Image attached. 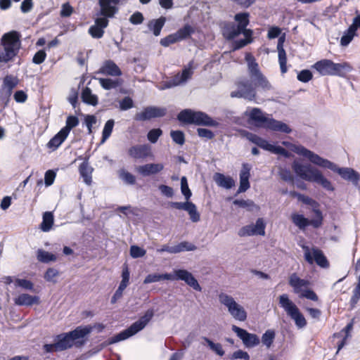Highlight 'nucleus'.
<instances>
[{"instance_id": "nucleus-1", "label": "nucleus", "mask_w": 360, "mask_h": 360, "mask_svg": "<svg viewBox=\"0 0 360 360\" xmlns=\"http://www.w3.org/2000/svg\"><path fill=\"white\" fill-rule=\"evenodd\" d=\"M245 60L248 63L250 80L244 79L237 83V89L231 92L232 98H243L254 101L257 96V89L264 91H270L272 86L266 77L262 73L258 63L251 53H247Z\"/></svg>"}, {"instance_id": "nucleus-2", "label": "nucleus", "mask_w": 360, "mask_h": 360, "mask_svg": "<svg viewBox=\"0 0 360 360\" xmlns=\"http://www.w3.org/2000/svg\"><path fill=\"white\" fill-rule=\"evenodd\" d=\"M235 22H225L222 27V34L227 40H233L240 34L245 38L235 40L233 43V50H238L252 42L253 32L247 27L250 23V14L248 12L236 13L234 15Z\"/></svg>"}, {"instance_id": "nucleus-3", "label": "nucleus", "mask_w": 360, "mask_h": 360, "mask_svg": "<svg viewBox=\"0 0 360 360\" xmlns=\"http://www.w3.org/2000/svg\"><path fill=\"white\" fill-rule=\"evenodd\" d=\"M295 152L297 155L307 158L315 165L337 172L343 179L350 181L355 187L360 188V174L354 169L350 167H338L335 163L321 158L302 146H297Z\"/></svg>"}, {"instance_id": "nucleus-4", "label": "nucleus", "mask_w": 360, "mask_h": 360, "mask_svg": "<svg viewBox=\"0 0 360 360\" xmlns=\"http://www.w3.org/2000/svg\"><path fill=\"white\" fill-rule=\"evenodd\" d=\"M21 34L12 30L4 33L0 39V63H7L14 60L22 46Z\"/></svg>"}, {"instance_id": "nucleus-5", "label": "nucleus", "mask_w": 360, "mask_h": 360, "mask_svg": "<svg viewBox=\"0 0 360 360\" xmlns=\"http://www.w3.org/2000/svg\"><path fill=\"white\" fill-rule=\"evenodd\" d=\"M292 168L297 176L302 179L319 184L326 191H334L332 183L323 175L321 171L311 165H302L297 161H294Z\"/></svg>"}, {"instance_id": "nucleus-6", "label": "nucleus", "mask_w": 360, "mask_h": 360, "mask_svg": "<svg viewBox=\"0 0 360 360\" xmlns=\"http://www.w3.org/2000/svg\"><path fill=\"white\" fill-rule=\"evenodd\" d=\"M245 114L257 127L285 134H290L292 131L291 128L287 124L266 116L262 110L258 108H253L249 112L246 111Z\"/></svg>"}, {"instance_id": "nucleus-7", "label": "nucleus", "mask_w": 360, "mask_h": 360, "mask_svg": "<svg viewBox=\"0 0 360 360\" xmlns=\"http://www.w3.org/2000/svg\"><path fill=\"white\" fill-rule=\"evenodd\" d=\"M89 334V329L76 327L68 333H60L54 338L56 346L59 352L72 348L82 347L86 342V336Z\"/></svg>"}, {"instance_id": "nucleus-8", "label": "nucleus", "mask_w": 360, "mask_h": 360, "mask_svg": "<svg viewBox=\"0 0 360 360\" xmlns=\"http://www.w3.org/2000/svg\"><path fill=\"white\" fill-rule=\"evenodd\" d=\"M153 316L154 310L153 309H148L143 316H141L138 321L133 323L129 328L109 338L107 345H112L125 340L136 335L148 325Z\"/></svg>"}, {"instance_id": "nucleus-9", "label": "nucleus", "mask_w": 360, "mask_h": 360, "mask_svg": "<svg viewBox=\"0 0 360 360\" xmlns=\"http://www.w3.org/2000/svg\"><path fill=\"white\" fill-rule=\"evenodd\" d=\"M179 121L187 124L199 126L217 127L219 123L207 114L202 111H194L191 109L181 110L177 115Z\"/></svg>"}, {"instance_id": "nucleus-10", "label": "nucleus", "mask_w": 360, "mask_h": 360, "mask_svg": "<svg viewBox=\"0 0 360 360\" xmlns=\"http://www.w3.org/2000/svg\"><path fill=\"white\" fill-rule=\"evenodd\" d=\"M280 307L294 321L298 328H304L307 323L304 315L297 305L289 298L288 294H282L278 297Z\"/></svg>"}, {"instance_id": "nucleus-11", "label": "nucleus", "mask_w": 360, "mask_h": 360, "mask_svg": "<svg viewBox=\"0 0 360 360\" xmlns=\"http://www.w3.org/2000/svg\"><path fill=\"white\" fill-rule=\"evenodd\" d=\"M219 300L224 305L233 319L240 321H244L247 319V313L244 308L238 304L230 295L221 292L219 295Z\"/></svg>"}, {"instance_id": "nucleus-12", "label": "nucleus", "mask_w": 360, "mask_h": 360, "mask_svg": "<svg viewBox=\"0 0 360 360\" xmlns=\"http://www.w3.org/2000/svg\"><path fill=\"white\" fill-rule=\"evenodd\" d=\"M193 61L191 60L183 68L181 73L179 72L171 79L163 82L159 89L165 90L185 84L193 75Z\"/></svg>"}, {"instance_id": "nucleus-13", "label": "nucleus", "mask_w": 360, "mask_h": 360, "mask_svg": "<svg viewBox=\"0 0 360 360\" xmlns=\"http://www.w3.org/2000/svg\"><path fill=\"white\" fill-rule=\"evenodd\" d=\"M193 61L191 60L183 68L181 73L179 72L171 79L163 82L159 89L165 90L185 84L193 75Z\"/></svg>"}, {"instance_id": "nucleus-14", "label": "nucleus", "mask_w": 360, "mask_h": 360, "mask_svg": "<svg viewBox=\"0 0 360 360\" xmlns=\"http://www.w3.org/2000/svg\"><path fill=\"white\" fill-rule=\"evenodd\" d=\"M291 220L300 230H304L309 226H312L314 228L318 229L323 224V217L315 216L314 219H309L303 214L297 213L292 214Z\"/></svg>"}, {"instance_id": "nucleus-15", "label": "nucleus", "mask_w": 360, "mask_h": 360, "mask_svg": "<svg viewBox=\"0 0 360 360\" xmlns=\"http://www.w3.org/2000/svg\"><path fill=\"white\" fill-rule=\"evenodd\" d=\"M167 114V109L163 107L148 106L143 111L137 112L134 119L136 121H146L153 118L162 117Z\"/></svg>"}, {"instance_id": "nucleus-16", "label": "nucleus", "mask_w": 360, "mask_h": 360, "mask_svg": "<svg viewBox=\"0 0 360 360\" xmlns=\"http://www.w3.org/2000/svg\"><path fill=\"white\" fill-rule=\"evenodd\" d=\"M303 249L304 250V259L309 264H312L315 262L321 268L326 269L329 266V262L321 250L312 248V256L308 247L304 246Z\"/></svg>"}, {"instance_id": "nucleus-17", "label": "nucleus", "mask_w": 360, "mask_h": 360, "mask_svg": "<svg viewBox=\"0 0 360 360\" xmlns=\"http://www.w3.org/2000/svg\"><path fill=\"white\" fill-rule=\"evenodd\" d=\"M173 278L172 281H183L188 285L193 288L196 291L200 292L202 288L198 283L197 279L193 276L191 273L185 269L174 270L172 274Z\"/></svg>"}, {"instance_id": "nucleus-18", "label": "nucleus", "mask_w": 360, "mask_h": 360, "mask_svg": "<svg viewBox=\"0 0 360 360\" xmlns=\"http://www.w3.org/2000/svg\"><path fill=\"white\" fill-rule=\"evenodd\" d=\"M231 329L236 333L246 347H256L260 342V340L256 334L250 333L246 330L235 325L232 326Z\"/></svg>"}, {"instance_id": "nucleus-19", "label": "nucleus", "mask_w": 360, "mask_h": 360, "mask_svg": "<svg viewBox=\"0 0 360 360\" xmlns=\"http://www.w3.org/2000/svg\"><path fill=\"white\" fill-rule=\"evenodd\" d=\"M121 0H98L101 8L100 15L103 18H112L119 11L118 5Z\"/></svg>"}, {"instance_id": "nucleus-20", "label": "nucleus", "mask_w": 360, "mask_h": 360, "mask_svg": "<svg viewBox=\"0 0 360 360\" xmlns=\"http://www.w3.org/2000/svg\"><path fill=\"white\" fill-rule=\"evenodd\" d=\"M252 165L249 163H243L242 168L240 171V186L238 190V193L245 192L250 188V184L249 179L250 177V170Z\"/></svg>"}, {"instance_id": "nucleus-21", "label": "nucleus", "mask_w": 360, "mask_h": 360, "mask_svg": "<svg viewBox=\"0 0 360 360\" xmlns=\"http://www.w3.org/2000/svg\"><path fill=\"white\" fill-rule=\"evenodd\" d=\"M151 148L148 144H137L128 149V155L134 159H145L150 155Z\"/></svg>"}, {"instance_id": "nucleus-22", "label": "nucleus", "mask_w": 360, "mask_h": 360, "mask_svg": "<svg viewBox=\"0 0 360 360\" xmlns=\"http://www.w3.org/2000/svg\"><path fill=\"white\" fill-rule=\"evenodd\" d=\"M108 25L105 18H97L94 24L89 28V34L94 39H101L104 34V29Z\"/></svg>"}, {"instance_id": "nucleus-23", "label": "nucleus", "mask_w": 360, "mask_h": 360, "mask_svg": "<svg viewBox=\"0 0 360 360\" xmlns=\"http://www.w3.org/2000/svg\"><path fill=\"white\" fill-rule=\"evenodd\" d=\"M288 283L292 288L294 293L300 295L310 285L308 280L300 278L296 273L290 274Z\"/></svg>"}, {"instance_id": "nucleus-24", "label": "nucleus", "mask_w": 360, "mask_h": 360, "mask_svg": "<svg viewBox=\"0 0 360 360\" xmlns=\"http://www.w3.org/2000/svg\"><path fill=\"white\" fill-rule=\"evenodd\" d=\"M98 73L112 77H120L122 75L120 68L112 60L104 61Z\"/></svg>"}, {"instance_id": "nucleus-25", "label": "nucleus", "mask_w": 360, "mask_h": 360, "mask_svg": "<svg viewBox=\"0 0 360 360\" xmlns=\"http://www.w3.org/2000/svg\"><path fill=\"white\" fill-rule=\"evenodd\" d=\"M333 61L329 59H322L316 62L312 68L316 70L321 76L332 75Z\"/></svg>"}, {"instance_id": "nucleus-26", "label": "nucleus", "mask_w": 360, "mask_h": 360, "mask_svg": "<svg viewBox=\"0 0 360 360\" xmlns=\"http://www.w3.org/2000/svg\"><path fill=\"white\" fill-rule=\"evenodd\" d=\"M164 169L162 163H149L138 167V172L143 176H150L161 172Z\"/></svg>"}, {"instance_id": "nucleus-27", "label": "nucleus", "mask_w": 360, "mask_h": 360, "mask_svg": "<svg viewBox=\"0 0 360 360\" xmlns=\"http://www.w3.org/2000/svg\"><path fill=\"white\" fill-rule=\"evenodd\" d=\"M353 70L352 66L347 62L335 63H333L332 75L345 77L346 75Z\"/></svg>"}, {"instance_id": "nucleus-28", "label": "nucleus", "mask_w": 360, "mask_h": 360, "mask_svg": "<svg viewBox=\"0 0 360 360\" xmlns=\"http://www.w3.org/2000/svg\"><path fill=\"white\" fill-rule=\"evenodd\" d=\"M284 39L283 37H280L277 44V50L278 53V62L280 65L281 72L282 74H284L287 72V56L285 51L283 48Z\"/></svg>"}, {"instance_id": "nucleus-29", "label": "nucleus", "mask_w": 360, "mask_h": 360, "mask_svg": "<svg viewBox=\"0 0 360 360\" xmlns=\"http://www.w3.org/2000/svg\"><path fill=\"white\" fill-rule=\"evenodd\" d=\"M18 79L12 75H7L3 81L2 91L5 92L7 101L12 94L13 89L18 85Z\"/></svg>"}, {"instance_id": "nucleus-30", "label": "nucleus", "mask_w": 360, "mask_h": 360, "mask_svg": "<svg viewBox=\"0 0 360 360\" xmlns=\"http://www.w3.org/2000/svg\"><path fill=\"white\" fill-rule=\"evenodd\" d=\"M295 195L304 204L310 205L316 217H323L322 212L319 208V204L316 200L301 193H295Z\"/></svg>"}, {"instance_id": "nucleus-31", "label": "nucleus", "mask_w": 360, "mask_h": 360, "mask_svg": "<svg viewBox=\"0 0 360 360\" xmlns=\"http://www.w3.org/2000/svg\"><path fill=\"white\" fill-rule=\"evenodd\" d=\"M214 180L219 187L226 189H231L235 185V181L232 177L221 173H215Z\"/></svg>"}, {"instance_id": "nucleus-32", "label": "nucleus", "mask_w": 360, "mask_h": 360, "mask_svg": "<svg viewBox=\"0 0 360 360\" xmlns=\"http://www.w3.org/2000/svg\"><path fill=\"white\" fill-rule=\"evenodd\" d=\"M14 302L18 306H32L39 302V297L23 293L15 298Z\"/></svg>"}, {"instance_id": "nucleus-33", "label": "nucleus", "mask_w": 360, "mask_h": 360, "mask_svg": "<svg viewBox=\"0 0 360 360\" xmlns=\"http://www.w3.org/2000/svg\"><path fill=\"white\" fill-rule=\"evenodd\" d=\"M79 174L83 178L84 182L90 185L92 182V172L93 168L89 165L87 161H84L80 164L79 167Z\"/></svg>"}, {"instance_id": "nucleus-34", "label": "nucleus", "mask_w": 360, "mask_h": 360, "mask_svg": "<svg viewBox=\"0 0 360 360\" xmlns=\"http://www.w3.org/2000/svg\"><path fill=\"white\" fill-rule=\"evenodd\" d=\"M68 134L60 129L47 143V147L53 150H56L66 139Z\"/></svg>"}, {"instance_id": "nucleus-35", "label": "nucleus", "mask_w": 360, "mask_h": 360, "mask_svg": "<svg viewBox=\"0 0 360 360\" xmlns=\"http://www.w3.org/2000/svg\"><path fill=\"white\" fill-rule=\"evenodd\" d=\"M165 21L166 18L165 17H160L158 19L150 20L148 23V27L150 31L153 32L155 36L158 37L160 34Z\"/></svg>"}, {"instance_id": "nucleus-36", "label": "nucleus", "mask_w": 360, "mask_h": 360, "mask_svg": "<svg viewBox=\"0 0 360 360\" xmlns=\"http://www.w3.org/2000/svg\"><path fill=\"white\" fill-rule=\"evenodd\" d=\"M82 100L84 103L95 106L98 104V97L93 94L89 87H85L82 92Z\"/></svg>"}, {"instance_id": "nucleus-37", "label": "nucleus", "mask_w": 360, "mask_h": 360, "mask_svg": "<svg viewBox=\"0 0 360 360\" xmlns=\"http://www.w3.org/2000/svg\"><path fill=\"white\" fill-rule=\"evenodd\" d=\"M173 278L172 274H151L146 276L145 278L143 283L145 284L151 283H155L159 282L162 280H171Z\"/></svg>"}, {"instance_id": "nucleus-38", "label": "nucleus", "mask_w": 360, "mask_h": 360, "mask_svg": "<svg viewBox=\"0 0 360 360\" xmlns=\"http://www.w3.org/2000/svg\"><path fill=\"white\" fill-rule=\"evenodd\" d=\"M54 221L53 214L51 212H46L43 214L42 222L40 229L44 232H48L51 230Z\"/></svg>"}, {"instance_id": "nucleus-39", "label": "nucleus", "mask_w": 360, "mask_h": 360, "mask_svg": "<svg viewBox=\"0 0 360 360\" xmlns=\"http://www.w3.org/2000/svg\"><path fill=\"white\" fill-rule=\"evenodd\" d=\"M100 85L105 90L115 89L121 85L120 79H112L110 78H98Z\"/></svg>"}, {"instance_id": "nucleus-40", "label": "nucleus", "mask_w": 360, "mask_h": 360, "mask_svg": "<svg viewBox=\"0 0 360 360\" xmlns=\"http://www.w3.org/2000/svg\"><path fill=\"white\" fill-rule=\"evenodd\" d=\"M195 32V29L191 25L186 24L183 27L178 30L175 34L179 41L188 38Z\"/></svg>"}, {"instance_id": "nucleus-41", "label": "nucleus", "mask_w": 360, "mask_h": 360, "mask_svg": "<svg viewBox=\"0 0 360 360\" xmlns=\"http://www.w3.org/2000/svg\"><path fill=\"white\" fill-rule=\"evenodd\" d=\"M37 259L39 262H43V263H49L50 262H55L57 259V257L55 255L50 253L47 251H45L44 250H41V249H39L37 250Z\"/></svg>"}, {"instance_id": "nucleus-42", "label": "nucleus", "mask_w": 360, "mask_h": 360, "mask_svg": "<svg viewBox=\"0 0 360 360\" xmlns=\"http://www.w3.org/2000/svg\"><path fill=\"white\" fill-rule=\"evenodd\" d=\"M276 333L274 330L268 329L262 336V342L266 348H270L274 341Z\"/></svg>"}, {"instance_id": "nucleus-43", "label": "nucleus", "mask_w": 360, "mask_h": 360, "mask_svg": "<svg viewBox=\"0 0 360 360\" xmlns=\"http://www.w3.org/2000/svg\"><path fill=\"white\" fill-rule=\"evenodd\" d=\"M79 123V121L77 117L70 115L66 119L65 126L61 129L68 135L71 129L77 127Z\"/></svg>"}, {"instance_id": "nucleus-44", "label": "nucleus", "mask_w": 360, "mask_h": 360, "mask_svg": "<svg viewBox=\"0 0 360 360\" xmlns=\"http://www.w3.org/2000/svg\"><path fill=\"white\" fill-rule=\"evenodd\" d=\"M114 125L115 121L112 119L108 120L105 122L102 131L101 143H103L110 136Z\"/></svg>"}, {"instance_id": "nucleus-45", "label": "nucleus", "mask_w": 360, "mask_h": 360, "mask_svg": "<svg viewBox=\"0 0 360 360\" xmlns=\"http://www.w3.org/2000/svg\"><path fill=\"white\" fill-rule=\"evenodd\" d=\"M355 35L356 32L349 27V28L344 32L343 35L340 39V45L342 46H347L352 41Z\"/></svg>"}, {"instance_id": "nucleus-46", "label": "nucleus", "mask_w": 360, "mask_h": 360, "mask_svg": "<svg viewBox=\"0 0 360 360\" xmlns=\"http://www.w3.org/2000/svg\"><path fill=\"white\" fill-rule=\"evenodd\" d=\"M175 254L184 251H193L197 249L196 246L191 243L183 241L174 245Z\"/></svg>"}, {"instance_id": "nucleus-47", "label": "nucleus", "mask_w": 360, "mask_h": 360, "mask_svg": "<svg viewBox=\"0 0 360 360\" xmlns=\"http://www.w3.org/2000/svg\"><path fill=\"white\" fill-rule=\"evenodd\" d=\"M202 338L207 342V345L212 351H214L217 354H218L220 356H224V351L220 343H214L213 341H212L211 340L206 337H203Z\"/></svg>"}, {"instance_id": "nucleus-48", "label": "nucleus", "mask_w": 360, "mask_h": 360, "mask_svg": "<svg viewBox=\"0 0 360 360\" xmlns=\"http://www.w3.org/2000/svg\"><path fill=\"white\" fill-rule=\"evenodd\" d=\"M120 178L127 184L134 185L136 183V177L134 175L126 171L121 169L120 171Z\"/></svg>"}, {"instance_id": "nucleus-49", "label": "nucleus", "mask_w": 360, "mask_h": 360, "mask_svg": "<svg viewBox=\"0 0 360 360\" xmlns=\"http://www.w3.org/2000/svg\"><path fill=\"white\" fill-rule=\"evenodd\" d=\"M170 136L172 141L180 146H182L185 143V135L182 131L180 130H172Z\"/></svg>"}, {"instance_id": "nucleus-50", "label": "nucleus", "mask_w": 360, "mask_h": 360, "mask_svg": "<svg viewBox=\"0 0 360 360\" xmlns=\"http://www.w3.org/2000/svg\"><path fill=\"white\" fill-rule=\"evenodd\" d=\"M181 191L186 200H188L191 198L192 193L188 187L186 176H182L181 179Z\"/></svg>"}, {"instance_id": "nucleus-51", "label": "nucleus", "mask_w": 360, "mask_h": 360, "mask_svg": "<svg viewBox=\"0 0 360 360\" xmlns=\"http://www.w3.org/2000/svg\"><path fill=\"white\" fill-rule=\"evenodd\" d=\"M278 175L284 181L289 183H293L294 181L293 175L289 169L280 167L278 170Z\"/></svg>"}, {"instance_id": "nucleus-52", "label": "nucleus", "mask_w": 360, "mask_h": 360, "mask_svg": "<svg viewBox=\"0 0 360 360\" xmlns=\"http://www.w3.org/2000/svg\"><path fill=\"white\" fill-rule=\"evenodd\" d=\"M186 212L188 213L190 219L193 222H198L200 221V213L198 212L197 207L193 202H192L191 204V205L188 207Z\"/></svg>"}, {"instance_id": "nucleus-53", "label": "nucleus", "mask_w": 360, "mask_h": 360, "mask_svg": "<svg viewBox=\"0 0 360 360\" xmlns=\"http://www.w3.org/2000/svg\"><path fill=\"white\" fill-rule=\"evenodd\" d=\"M266 224L262 218H258L255 224H253V229L256 235L264 236Z\"/></svg>"}, {"instance_id": "nucleus-54", "label": "nucleus", "mask_w": 360, "mask_h": 360, "mask_svg": "<svg viewBox=\"0 0 360 360\" xmlns=\"http://www.w3.org/2000/svg\"><path fill=\"white\" fill-rule=\"evenodd\" d=\"M162 134V131L161 129H153L148 131L147 138L151 143H155Z\"/></svg>"}, {"instance_id": "nucleus-55", "label": "nucleus", "mask_w": 360, "mask_h": 360, "mask_svg": "<svg viewBox=\"0 0 360 360\" xmlns=\"http://www.w3.org/2000/svg\"><path fill=\"white\" fill-rule=\"evenodd\" d=\"M233 203L240 207L247 208L248 210H252L255 207V203L251 200L236 199Z\"/></svg>"}, {"instance_id": "nucleus-56", "label": "nucleus", "mask_w": 360, "mask_h": 360, "mask_svg": "<svg viewBox=\"0 0 360 360\" xmlns=\"http://www.w3.org/2000/svg\"><path fill=\"white\" fill-rule=\"evenodd\" d=\"M179 41L175 32L160 39V44L165 47Z\"/></svg>"}, {"instance_id": "nucleus-57", "label": "nucleus", "mask_w": 360, "mask_h": 360, "mask_svg": "<svg viewBox=\"0 0 360 360\" xmlns=\"http://www.w3.org/2000/svg\"><path fill=\"white\" fill-rule=\"evenodd\" d=\"M229 359L231 360H236V359H243V360H250V355L247 352H245L241 349H238L233 353H232L231 355L229 356Z\"/></svg>"}, {"instance_id": "nucleus-58", "label": "nucleus", "mask_w": 360, "mask_h": 360, "mask_svg": "<svg viewBox=\"0 0 360 360\" xmlns=\"http://www.w3.org/2000/svg\"><path fill=\"white\" fill-rule=\"evenodd\" d=\"M146 251L137 245H131L130 248V255L132 258L136 259L143 257Z\"/></svg>"}, {"instance_id": "nucleus-59", "label": "nucleus", "mask_w": 360, "mask_h": 360, "mask_svg": "<svg viewBox=\"0 0 360 360\" xmlns=\"http://www.w3.org/2000/svg\"><path fill=\"white\" fill-rule=\"evenodd\" d=\"M238 235L240 237L256 236L253 229V224H252L242 227L238 231Z\"/></svg>"}, {"instance_id": "nucleus-60", "label": "nucleus", "mask_w": 360, "mask_h": 360, "mask_svg": "<svg viewBox=\"0 0 360 360\" xmlns=\"http://www.w3.org/2000/svg\"><path fill=\"white\" fill-rule=\"evenodd\" d=\"M46 53L44 49H42V50H39L37 53H35V54L34 55V56L32 58V61L33 63H34L36 65H40L46 60Z\"/></svg>"}, {"instance_id": "nucleus-61", "label": "nucleus", "mask_w": 360, "mask_h": 360, "mask_svg": "<svg viewBox=\"0 0 360 360\" xmlns=\"http://www.w3.org/2000/svg\"><path fill=\"white\" fill-rule=\"evenodd\" d=\"M15 286L20 287L25 290H33L34 285L33 283L27 279H21V278H17L15 281Z\"/></svg>"}, {"instance_id": "nucleus-62", "label": "nucleus", "mask_w": 360, "mask_h": 360, "mask_svg": "<svg viewBox=\"0 0 360 360\" xmlns=\"http://www.w3.org/2000/svg\"><path fill=\"white\" fill-rule=\"evenodd\" d=\"M300 298H306L312 301H318L319 297L315 292L311 289H305L304 290L300 295H299Z\"/></svg>"}, {"instance_id": "nucleus-63", "label": "nucleus", "mask_w": 360, "mask_h": 360, "mask_svg": "<svg viewBox=\"0 0 360 360\" xmlns=\"http://www.w3.org/2000/svg\"><path fill=\"white\" fill-rule=\"evenodd\" d=\"M312 73L309 70H302L297 75V79L302 82H308L312 79Z\"/></svg>"}, {"instance_id": "nucleus-64", "label": "nucleus", "mask_w": 360, "mask_h": 360, "mask_svg": "<svg viewBox=\"0 0 360 360\" xmlns=\"http://www.w3.org/2000/svg\"><path fill=\"white\" fill-rule=\"evenodd\" d=\"M133 107L134 101L129 96H126L120 101V108L122 110H127Z\"/></svg>"}]
</instances>
